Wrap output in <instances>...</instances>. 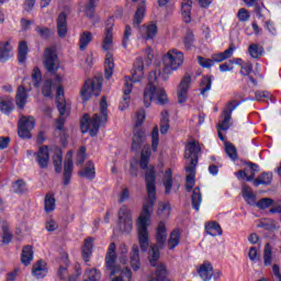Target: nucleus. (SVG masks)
<instances>
[{
	"label": "nucleus",
	"mask_w": 281,
	"mask_h": 281,
	"mask_svg": "<svg viewBox=\"0 0 281 281\" xmlns=\"http://www.w3.org/2000/svg\"><path fill=\"white\" fill-rule=\"evenodd\" d=\"M32 80L34 87L38 88L41 87V81L43 80V75L41 74V69L38 67H35L32 72Z\"/></svg>",
	"instance_id": "58"
},
{
	"label": "nucleus",
	"mask_w": 281,
	"mask_h": 281,
	"mask_svg": "<svg viewBox=\"0 0 281 281\" xmlns=\"http://www.w3.org/2000/svg\"><path fill=\"white\" fill-rule=\"evenodd\" d=\"M67 13L61 12L57 18V34L59 38H65L67 36Z\"/></svg>",
	"instance_id": "24"
},
{
	"label": "nucleus",
	"mask_w": 281,
	"mask_h": 281,
	"mask_svg": "<svg viewBox=\"0 0 281 281\" xmlns=\"http://www.w3.org/2000/svg\"><path fill=\"white\" fill-rule=\"evenodd\" d=\"M104 74L106 80H111L113 77V69H115V59H113V53L108 52L105 55V61H104Z\"/></svg>",
	"instance_id": "27"
},
{
	"label": "nucleus",
	"mask_w": 281,
	"mask_h": 281,
	"mask_svg": "<svg viewBox=\"0 0 281 281\" xmlns=\"http://www.w3.org/2000/svg\"><path fill=\"white\" fill-rule=\"evenodd\" d=\"M205 232L209 236H221L223 234V228L216 222H211L205 225Z\"/></svg>",
	"instance_id": "36"
},
{
	"label": "nucleus",
	"mask_w": 281,
	"mask_h": 281,
	"mask_svg": "<svg viewBox=\"0 0 281 281\" xmlns=\"http://www.w3.org/2000/svg\"><path fill=\"white\" fill-rule=\"evenodd\" d=\"M202 201H203V196L201 195V188L198 187L193 189V192L191 195V204L193 210H195V212H199Z\"/></svg>",
	"instance_id": "31"
},
{
	"label": "nucleus",
	"mask_w": 281,
	"mask_h": 281,
	"mask_svg": "<svg viewBox=\"0 0 281 281\" xmlns=\"http://www.w3.org/2000/svg\"><path fill=\"white\" fill-rule=\"evenodd\" d=\"M200 86L202 87L200 90L201 95H205V93L212 89V76L203 77Z\"/></svg>",
	"instance_id": "51"
},
{
	"label": "nucleus",
	"mask_w": 281,
	"mask_h": 281,
	"mask_svg": "<svg viewBox=\"0 0 281 281\" xmlns=\"http://www.w3.org/2000/svg\"><path fill=\"white\" fill-rule=\"evenodd\" d=\"M36 122L34 121V117L32 116H21L19 123H18V135L22 139H31L32 134L30 131L34 130V125Z\"/></svg>",
	"instance_id": "13"
},
{
	"label": "nucleus",
	"mask_w": 281,
	"mask_h": 281,
	"mask_svg": "<svg viewBox=\"0 0 281 281\" xmlns=\"http://www.w3.org/2000/svg\"><path fill=\"white\" fill-rule=\"evenodd\" d=\"M32 260H34V250H32V247H24L22 249V257L21 262L25 267H30L32 265Z\"/></svg>",
	"instance_id": "35"
},
{
	"label": "nucleus",
	"mask_w": 281,
	"mask_h": 281,
	"mask_svg": "<svg viewBox=\"0 0 281 281\" xmlns=\"http://www.w3.org/2000/svg\"><path fill=\"white\" fill-rule=\"evenodd\" d=\"M74 175V160L71 158H67L64 162V186H69L71 183V177Z\"/></svg>",
	"instance_id": "26"
},
{
	"label": "nucleus",
	"mask_w": 281,
	"mask_h": 281,
	"mask_svg": "<svg viewBox=\"0 0 281 281\" xmlns=\"http://www.w3.org/2000/svg\"><path fill=\"white\" fill-rule=\"evenodd\" d=\"M87 159V147L81 146L77 153V160L76 164L78 166H82Z\"/></svg>",
	"instance_id": "60"
},
{
	"label": "nucleus",
	"mask_w": 281,
	"mask_h": 281,
	"mask_svg": "<svg viewBox=\"0 0 281 281\" xmlns=\"http://www.w3.org/2000/svg\"><path fill=\"white\" fill-rule=\"evenodd\" d=\"M159 148V127L156 125L151 132V149L156 153Z\"/></svg>",
	"instance_id": "55"
},
{
	"label": "nucleus",
	"mask_w": 281,
	"mask_h": 281,
	"mask_svg": "<svg viewBox=\"0 0 281 281\" xmlns=\"http://www.w3.org/2000/svg\"><path fill=\"white\" fill-rule=\"evenodd\" d=\"M78 175L83 179H89L90 181H93V179H95V166L93 165V161L89 160L87 162V167L79 170Z\"/></svg>",
	"instance_id": "28"
},
{
	"label": "nucleus",
	"mask_w": 281,
	"mask_h": 281,
	"mask_svg": "<svg viewBox=\"0 0 281 281\" xmlns=\"http://www.w3.org/2000/svg\"><path fill=\"white\" fill-rule=\"evenodd\" d=\"M146 121V111L144 109H140L136 112V122H135V128H139L142 124Z\"/></svg>",
	"instance_id": "62"
},
{
	"label": "nucleus",
	"mask_w": 281,
	"mask_h": 281,
	"mask_svg": "<svg viewBox=\"0 0 281 281\" xmlns=\"http://www.w3.org/2000/svg\"><path fill=\"white\" fill-rule=\"evenodd\" d=\"M131 266L134 271H139L140 262H139V248H133L131 255Z\"/></svg>",
	"instance_id": "44"
},
{
	"label": "nucleus",
	"mask_w": 281,
	"mask_h": 281,
	"mask_svg": "<svg viewBox=\"0 0 281 281\" xmlns=\"http://www.w3.org/2000/svg\"><path fill=\"white\" fill-rule=\"evenodd\" d=\"M273 179V175L269 172L261 173L255 181L254 186L258 188V186H269Z\"/></svg>",
	"instance_id": "41"
},
{
	"label": "nucleus",
	"mask_w": 281,
	"mask_h": 281,
	"mask_svg": "<svg viewBox=\"0 0 281 281\" xmlns=\"http://www.w3.org/2000/svg\"><path fill=\"white\" fill-rule=\"evenodd\" d=\"M131 36H133V29H131V25H125V30L123 33V42H122V45L125 49L126 47H128Z\"/></svg>",
	"instance_id": "57"
},
{
	"label": "nucleus",
	"mask_w": 281,
	"mask_h": 281,
	"mask_svg": "<svg viewBox=\"0 0 281 281\" xmlns=\"http://www.w3.org/2000/svg\"><path fill=\"white\" fill-rule=\"evenodd\" d=\"M192 82V77L187 74L180 81L178 87V102L179 104L186 103L188 100V89H190V83Z\"/></svg>",
	"instance_id": "15"
},
{
	"label": "nucleus",
	"mask_w": 281,
	"mask_h": 281,
	"mask_svg": "<svg viewBox=\"0 0 281 281\" xmlns=\"http://www.w3.org/2000/svg\"><path fill=\"white\" fill-rule=\"evenodd\" d=\"M168 240V229L165 222H159L156 229V243L159 247H164Z\"/></svg>",
	"instance_id": "22"
},
{
	"label": "nucleus",
	"mask_w": 281,
	"mask_h": 281,
	"mask_svg": "<svg viewBox=\"0 0 281 281\" xmlns=\"http://www.w3.org/2000/svg\"><path fill=\"white\" fill-rule=\"evenodd\" d=\"M102 91V78L88 79L81 88L80 95L83 102L91 100L92 95H100Z\"/></svg>",
	"instance_id": "10"
},
{
	"label": "nucleus",
	"mask_w": 281,
	"mask_h": 281,
	"mask_svg": "<svg viewBox=\"0 0 281 281\" xmlns=\"http://www.w3.org/2000/svg\"><path fill=\"white\" fill-rule=\"evenodd\" d=\"M181 243V231L179 228L173 229L168 239L169 247H178V245Z\"/></svg>",
	"instance_id": "43"
},
{
	"label": "nucleus",
	"mask_w": 281,
	"mask_h": 281,
	"mask_svg": "<svg viewBox=\"0 0 281 281\" xmlns=\"http://www.w3.org/2000/svg\"><path fill=\"white\" fill-rule=\"evenodd\" d=\"M27 89H25L23 86H20L15 94V104L20 111L25 109V104H27Z\"/></svg>",
	"instance_id": "23"
},
{
	"label": "nucleus",
	"mask_w": 281,
	"mask_h": 281,
	"mask_svg": "<svg viewBox=\"0 0 281 281\" xmlns=\"http://www.w3.org/2000/svg\"><path fill=\"white\" fill-rule=\"evenodd\" d=\"M159 258H161V252L159 247H150L148 249V260L151 267H156V276L159 280H164L168 270L164 263H159Z\"/></svg>",
	"instance_id": "11"
},
{
	"label": "nucleus",
	"mask_w": 281,
	"mask_h": 281,
	"mask_svg": "<svg viewBox=\"0 0 281 281\" xmlns=\"http://www.w3.org/2000/svg\"><path fill=\"white\" fill-rule=\"evenodd\" d=\"M198 274L203 281H210L214 277V267L212 262L204 261L196 268Z\"/></svg>",
	"instance_id": "18"
},
{
	"label": "nucleus",
	"mask_w": 281,
	"mask_h": 281,
	"mask_svg": "<svg viewBox=\"0 0 281 281\" xmlns=\"http://www.w3.org/2000/svg\"><path fill=\"white\" fill-rule=\"evenodd\" d=\"M199 155H201V144L195 140L189 142L184 149V159H189L190 161L187 167L196 168L199 164Z\"/></svg>",
	"instance_id": "12"
},
{
	"label": "nucleus",
	"mask_w": 281,
	"mask_h": 281,
	"mask_svg": "<svg viewBox=\"0 0 281 281\" xmlns=\"http://www.w3.org/2000/svg\"><path fill=\"white\" fill-rule=\"evenodd\" d=\"M194 32L192 30H187L186 35L183 37L184 49L190 50L194 47Z\"/></svg>",
	"instance_id": "45"
},
{
	"label": "nucleus",
	"mask_w": 281,
	"mask_h": 281,
	"mask_svg": "<svg viewBox=\"0 0 281 281\" xmlns=\"http://www.w3.org/2000/svg\"><path fill=\"white\" fill-rule=\"evenodd\" d=\"M157 214L161 218H168V216H170V203L160 202L158 204V212H157Z\"/></svg>",
	"instance_id": "52"
},
{
	"label": "nucleus",
	"mask_w": 281,
	"mask_h": 281,
	"mask_svg": "<svg viewBox=\"0 0 281 281\" xmlns=\"http://www.w3.org/2000/svg\"><path fill=\"white\" fill-rule=\"evenodd\" d=\"M53 165L55 166V172L60 175L63 172V153L58 151L53 156Z\"/></svg>",
	"instance_id": "50"
},
{
	"label": "nucleus",
	"mask_w": 281,
	"mask_h": 281,
	"mask_svg": "<svg viewBox=\"0 0 281 281\" xmlns=\"http://www.w3.org/2000/svg\"><path fill=\"white\" fill-rule=\"evenodd\" d=\"M95 8H98V0H88L83 9L85 16L93 20L95 18Z\"/></svg>",
	"instance_id": "34"
},
{
	"label": "nucleus",
	"mask_w": 281,
	"mask_h": 281,
	"mask_svg": "<svg viewBox=\"0 0 281 281\" xmlns=\"http://www.w3.org/2000/svg\"><path fill=\"white\" fill-rule=\"evenodd\" d=\"M13 238H14V235L12 234V231H10V226H8V224L2 225V243H3V245H10V243H12Z\"/></svg>",
	"instance_id": "46"
},
{
	"label": "nucleus",
	"mask_w": 281,
	"mask_h": 281,
	"mask_svg": "<svg viewBox=\"0 0 281 281\" xmlns=\"http://www.w3.org/2000/svg\"><path fill=\"white\" fill-rule=\"evenodd\" d=\"M234 52H236V46L231 44L226 50L212 55L210 59L199 56L198 63L204 69H210L211 67H214L216 63H223L227 60V58H232V56H234Z\"/></svg>",
	"instance_id": "9"
},
{
	"label": "nucleus",
	"mask_w": 281,
	"mask_h": 281,
	"mask_svg": "<svg viewBox=\"0 0 281 281\" xmlns=\"http://www.w3.org/2000/svg\"><path fill=\"white\" fill-rule=\"evenodd\" d=\"M145 183L147 190V198L143 204V210L137 218V232L138 243L140 247H148L149 235H148V222L155 210V203H157V176L154 169H150L145 175Z\"/></svg>",
	"instance_id": "1"
},
{
	"label": "nucleus",
	"mask_w": 281,
	"mask_h": 281,
	"mask_svg": "<svg viewBox=\"0 0 281 281\" xmlns=\"http://www.w3.org/2000/svg\"><path fill=\"white\" fill-rule=\"evenodd\" d=\"M56 207V199L54 195L46 194L44 200V210L49 214V212H54Z\"/></svg>",
	"instance_id": "48"
},
{
	"label": "nucleus",
	"mask_w": 281,
	"mask_h": 281,
	"mask_svg": "<svg viewBox=\"0 0 281 281\" xmlns=\"http://www.w3.org/2000/svg\"><path fill=\"white\" fill-rule=\"evenodd\" d=\"M9 58H12L10 42H0V63H5Z\"/></svg>",
	"instance_id": "29"
},
{
	"label": "nucleus",
	"mask_w": 281,
	"mask_h": 281,
	"mask_svg": "<svg viewBox=\"0 0 281 281\" xmlns=\"http://www.w3.org/2000/svg\"><path fill=\"white\" fill-rule=\"evenodd\" d=\"M116 229L120 234L133 232V212L126 205H122L117 212Z\"/></svg>",
	"instance_id": "8"
},
{
	"label": "nucleus",
	"mask_w": 281,
	"mask_h": 281,
	"mask_svg": "<svg viewBox=\"0 0 281 281\" xmlns=\"http://www.w3.org/2000/svg\"><path fill=\"white\" fill-rule=\"evenodd\" d=\"M101 278H102V274L95 268L86 270L83 274V281H100Z\"/></svg>",
	"instance_id": "40"
},
{
	"label": "nucleus",
	"mask_w": 281,
	"mask_h": 281,
	"mask_svg": "<svg viewBox=\"0 0 281 281\" xmlns=\"http://www.w3.org/2000/svg\"><path fill=\"white\" fill-rule=\"evenodd\" d=\"M181 9L184 23H190L192 21L190 16L192 12V0H182Z\"/></svg>",
	"instance_id": "33"
},
{
	"label": "nucleus",
	"mask_w": 281,
	"mask_h": 281,
	"mask_svg": "<svg viewBox=\"0 0 281 281\" xmlns=\"http://www.w3.org/2000/svg\"><path fill=\"white\" fill-rule=\"evenodd\" d=\"M14 111V98L10 95L0 97V113L3 115H10Z\"/></svg>",
	"instance_id": "21"
},
{
	"label": "nucleus",
	"mask_w": 281,
	"mask_h": 281,
	"mask_svg": "<svg viewBox=\"0 0 281 281\" xmlns=\"http://www.w3.org/2000/svg\"><path fill=\"white\" fill-rule=\"evenodd\" d=\"M257 227L260 229H266V232H271L276 229V221L273 220H261L258 224Z\"/></svg>",
	"instance_id": "53"
},
{
	"label": "nucleus",
	"mask_w": 281,
	"mask_h": 281,
	"mask_svg": "<svg viewBox=\"0 0 281 281\" xmlns=\"http://www.w3.org/2000/svg\"><path fill=\"white\" fill-rule=\"evenodd\" d=\"M47 273H49V269H47V262L45 260H37L32 267V276L36 280H43V278H47Z\"/></svg>",
	"instance_id": "17"
},
{
	"label": "nucleus",
	"mask_w": 281,
	"mask_h": 281,
	"mask_svg": "<svg viewBox=\"0 0 281 281\" xmlns=\"http://www.w3.org/2000/svg\"><path fill=\"white\" fill-rule=\"evenodd\" d=\"M52 79H48L44 81L43 87H42V93L45 98H50L52 97V87H53Z\"/></svg>",
	"instance_id": "61"
},
{
	"label": "nucleus",
	"mask_w": 281,
	"mask_h": 281,
	"mask_svg": "<svg viewBox=\"0 0 281 281\" xmlns=\"http://www.w3.org/2000/svg\"><path fill=\"white\" fill-rule=\"evenodd\" d=\"M162 60L165 66L162 69L164 74L170 75L183 65L184 56L181 50L172 48L164 56Z\"/></svg>",
	"instance_id": "7"
},
{
	"label": "nucleus",
	"mask_w": 281,
	"mask_h": 281,
	"mask_svg": "<svg viewBox=\"0 0 281 281\" xmlns=\"http://www.w3.org/2000/svg\"><path fill=\"white\" fill-rule=\"evenodd\" d=\"M43 65L48 74L55 76V82L60 85V82H63V77L60 75H56V72L60 69V60L58 59V54H56V47L45 48L43 55Z\"/></svg>",
	"instance_id": "6"
},
{
	"label": "nucleus",
	"mask_w": 281,
	"mask_h": 281,
	"mask_svg": "<svg viewBox=\"0 0 281 281\" xmlns=\"http://www.w3.org/2000/svg\"><path fill=\"white\" fill-rule=\"evenodd\" d=\"M12 188L15 194H23V192L27 191L25 181L23 180H16L13 182Z\"/></svg>",
	"instance_id": "56"
},
{
	"label": "nucleus",
	"mask_w": 281,
	"mask_h": 281,
	"mask_svg": "<svg viewBox=\"0 0 281 281\" xmlns=\"http://www.w3.org/2000/svg\"><path fill=\"white\" fill-rule=\"evenodd\" d=\"M225 153L233 161H236V159H238V150L236 149V146H234V144L229 142L225 143Z\"/></svg>",
	"instance_id": "47"
},
{
	"label": "nucleus",
	"mask_w": 281,
	"mask_h": 281,
	"mask_svg": "<svg viewBox=\"0 0 281 281\" xmlns=\"http://www.w3.org/2000/svg\"><path fill=\"white\" fill-rule=\"evenodd\" d=\"M109 122V103L106 97H102L100 101V114L95 113L92 119L89 114H85L80 120L81 133H90V137H97L100 126Z\"/></svg>",
	"instance_id": "2"
},
{
	"label": "nucleus",
	"mask_w": 281,
	"mask_h": 281,
	"mask_svg": "<svg viewBox=\"0 0 281 281\" xmlns=\"http://www.w3.org/2000/svg\"><path fill=\"white\" fill-rule=\"evenodd\" d=\"M36 157V162L45 170L49 166V147L47 145H44L38 148L37 153L34 154Z\"/></svg>",
	"instance_id": "16"
},
{
	"label": "nucleus",
	"mask_w": 281,
	"mask_h": 281,
	"mask_svg": "<svg viewBox=\"0 0 281 281\" xmlns=\"http://www.w3.org/2000/svg\"><path fill=\"white\" fill-rule=\"evenodd\" d=\"M170 131V116L168 112H161V120H160V133L161 135H166Z\"/></svg>",
	"instance_id": "42"
},
{
	"label": "nucleus",
	"mask_w": 281,
	"mask_h": 281,
	"mask_svg": "<svg viewBox=\"0 0 281 281\" xmlns=\"http://www.w3.org/2000/svg\"><path fill=\"white\" fill-rule=\"evenodd\" d=\"M139 32L145 41H153V38L157 36L159 29L157 27V23L150 22L149 24H144L140 26Z\"/></svg>",
	"instance_id": "19"
},
{
	"label": "nucleus",
	"mask_w": 281,
	"mask_h": 281,
	"mask_svg": "<svg viewBox=\"0 0 281 281\" xmlns=\"http://www.w3.org/2000/svg\"><path fill=\"white\" fill-rule=\"evenodd\" d=\"M262 52H265V48L258 44H250L248 46V53L250 54L251 58H260V56H262Z\"/></svg>",
	"instance_id": "49"
},
{
	"label": "nucleus",
	"mask_w": 281,
	"mask_h": 281,
	"mask_svg": "<svg viewBox=\"0 0 281 281\" xmlns=\"http://www.w3.org/2000/svg\"><path fill=\"white\" fill-rule=\"evenodd\" d=\"M162 186L165 187V194H170L172 190V170L167 169L162 178Z\"/></svg>",
	"instance_id": "37"
},
{
	"label": "nucleus",
	"mask_w": 281,
	"mask_h": 281,
	"mask_svg": "<svg viewBox=\"0 0 281 281\" xmlns=\"http://www.w3.org/2000/svg\"><path fill=\"white\" fill-rule=\"evenodd\" d=\"M187 175L186 179V190L187 192H192V188H194V183H196V167H184Z\"/></svg>",
	"instance_id": "25"
},
{
	"label": "nucleus",
	"mask_w": 281,
	"mask_h": 281,
	"mask_svg": "<svg viewBox=\"0 0 281 281\" xmlns=\"http://www.w3.org/2000/svg\"><path fill=\"white\" fill-rule=\"evenodd\" d=\"M27 52H29L27 42L25 41L20 42L19 48H18L19 63L23 64L25 63V60H27Z\"/></svg>",
	"instance_id": "39"
},
{
	"label": "nucleus",
	"mask_w": 281,
	"mask_h": 281,
	"mask_svg": "<svg viewBox=\"0 0 281 281\" xmlns=\"http://www.w3.org/2000/svg\"><path fill=\"white\" fill-rule=\"evenodd\" d=\"M238 106H240V102L235 100L228 102L227 108L224 110V120L221 124L217 125L220 131H229V126H232L229 123L232 122V113H234Z\"/></svg>",
	"instance_id": "14"
},
{
	"label": "nucleus",
	"mask_w": 281,
	"mask_h": 281,
	"mask_svg": "<svg viewBox=\"0 0 281 281\" xmlns=\"http://www.w3.org/2000/svg\"><path fill=\"white\" fill-rule=\"evenodd\" d=\"M35 32H37L38 36L44 40H47L52 34V31L49 30V27H45V26H36Z\"/></svg>",
	"instance_id": "64"
},
{
	"label": "nucleus",
	"mask_w": 281,
	"mask_h": 281,
	"mask_svg": "<svg viewBox=\"0 0 281 281\" xmlns=\"http://www.w3.org/2000/svg\"><path fill=\"white\" fill-rule=\"evenodd\" d=\"M113 46V25L108 27L104 33V38L102 42V49L105 52H109L111 47Z\"/></svg>",
	"instance_id": "32"
},
{
	"label": "nucleus",
	"mask_w": 281,
	"mask_h": 281,
	"mask_svg": "<svg viewBox=\"0 0 281 281\" xmlns=\"http://www.w3.org/2000/svg\"><path fill=\"white\" fill-rule=\"evenodd\" d=\"M272 204H273V199L262 198L257 202V207H259V210H267V207H271Z\"/></svg>",
	"instance_id": "63"
},
{
	"label": "nucleus",
	"mask_w": 281,
	"mask_h": 281,
	"mask_svg": "<svg viewBox=\"0 0 281 281\" xmlns=\"http://www.w3.org/2000/svg\"><path fill=\"white\" fill-rule=\"evenodd\" d=\"M142 78H144V58L138 57L134 63V68L132 70V78L125 77V82L123 87V101L119 105L121 111L128 109V104L131 102V93H133V82H140Z\"/></svg>",
	"instance_id": "4"
},
{
	"label": "nucleus",
	"mask_w": 281,
	"mask_h": 281,
	"mask_svg": "<svg viewBox=\"0 0 281 281\" xmlns=\"http://www.w3.org/2000/svg\"><path fill=\"white\" fill-rule=\"evenodd\" d=\"M149 161H150V150L147 149L145 151H142L140 161H139V166L142 168V170L148 169Z\"/></svg>",
	"instance_id": "54"
},
{
	"label": "nucleus",
	"mask_w": 281,
	"mask_h": 281,
	"mask_svg": "<svg viewBox=\"0 0 281 281\" xmlns=\"http://www.w3.org/2000/svg\"><path fill=\"white\" fill-rule=\"evenodd\" d=\"M117 251L115 248H109L105 255V267L111 271L110 276H114L112 281H131L133 280V273L128 268H122L117 265Z\"/></svg>",
	"instance_id": "5"
},
{
	"label": "nucleus",
	"mask_w": 281,
	"mask_h": 281,
	"mask_svg": "<svg viewBox=\"0 0 281 281\" xmlns=\"http://www.w3.org/2000/svg\"><path fill=\"white\" fill-rule=\"evenodd\" d=\"M145 15H146V7L144 5L138 7L134 14V20H133L134 27L139 29V25H142V21H144Z\"/></svg>",
	"instance_id": "38"
},
{
	"label": "nucleus",
	"mask_w": 281,
	"mask_h": 281,
	"mask_svg": "<svg viewBox=\"0 0 281 281\" xmlns=\"http://www.w3.org/2000/svg\"><path fill=\"white\" fill-rule=\"evenodd\" d=\"M144 139H146V132L139 127H135L132 138V150H135L136 153L139 151L144 144Z\"/></svg>",
	"instance_id": "20"
},
{
	"label": "nucleus",
	"mask_w": 281,
	"mask_h": 281,
	"mask_svg": "<svg viewBox=\"0 0 281 281\" xmlns=\"http://www.w3.org/2000/svg\"><path fill=\"white\" fill-rule=\"evenodd\" d=\"M161 71H150L148 75V83L145 87L143 93V100L145 108L148 109L150 106V102L155 99L158 100V104H166L168 102V94L164 88H157V82L159 80Z\"/></svg>",
	"instance_id": "3"
},
{
	"label": "nucleus",
	"mask_w": 281,
	"mask_h": 281,
	"mask_svg": "<svg viewBox=\"0 0 281 281\" xmlns=\"http://www.w3.org/2000/svg\"><path fill=\"white\" fill-rule=\"evenodd\" d=\"M93 41V34L89 31L82 32L79 36V49L85 52L89 47V43Z\"/></svg>",
	"instance_id": "30"
},
{
	"label": "nucleus",
	"mask_w": 281,
	"mask_h": 281,
	"mask_svg": "<svg viewBox=\"0 0 281 281\" xmlns=\"http://www.w3.org/2000/svg\"><path fill=\"white\" fill-rule=\"evenodd\" d=\"M263 262L266 267H271V265H273V250H271V248H266L263 250Z\"/></svg>",
	"instance_id": "59"
}]
</instances>
